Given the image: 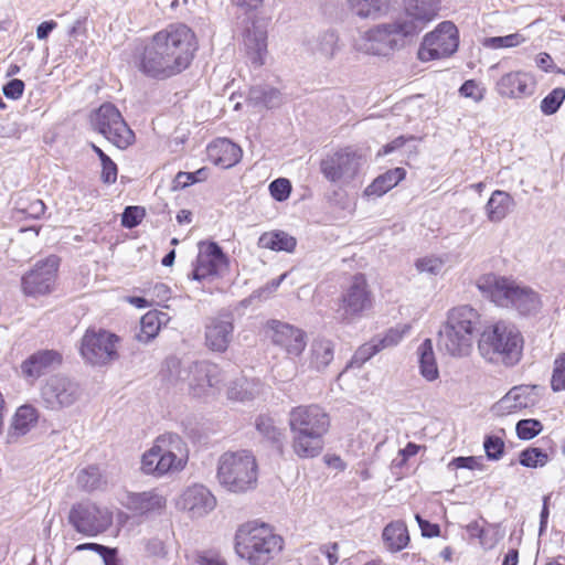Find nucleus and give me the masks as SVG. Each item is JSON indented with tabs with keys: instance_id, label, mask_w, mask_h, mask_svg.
Wrapping results in <instances>:
<instances>
[{
	"instance_id": "09e8293b",
	"label": "nucleus",
	"mask_w": 565,
	"mask_h": 565,
	"mask_svg": "<svg viewBox=\"0 0 565 565\" xmlns=\"http://www.w3.org/2000/svg\"><path fill=\"white\" fill-rule=\"evenodd\" d=\"M504 440L495 435H488L483 441L486 456L489 460H499L504 454Z\"/></svg>"
},
{
	"instance_id": "2f4dec72",
	"label": "nucleus",
	"mask_w": 565,
	"mask_h": 565,
	"mask_svg": "<svg viewBox=\"0 0 565 565\" xmlns=\"http://www.w3.org/2000/svg\"><path fill=\"white\" fill-rule=\"evenodd\" d=\"M406 175L403 168H395L386 171L373 180L363 192L366 198H380L396 186Z\"/></svg>"
},
{
	"instance_id": "4d7b16f0",
	"label": "nucleus",
	"mask_w": 565,
	"mask_h": 565,
	"mask_svg": "<svg viewBox=\"0 0 565 565\" xmlns=\"http://www.w3.org/2000/svg\"><path fill=\"white\" fill-rule=\"evenodd\" d=\"M404 331L390 329L382 338L375 337L381 350L396 345L403 338Z\"/></svg>"
},
{
	"instance_id": "c9c22d12",
	"label": "nucleus",
	"mask_w": 565,
	"mask_h": 565,
	"mask_svg": "<svg viewBox=\"0 0 565 565\" xmlns=\"http://www.w3.org/2000/svg\"><path fill=\"white\" fill-rule=\"evenodd\" d=\"M392 0H348L350 9L362 19H377L385 14Z\"/></svg>"
},
{
	"instance_id": "c03bdc74",
	"label": "nucleus",
	"mask_w": 565,
	"mask_h": 565,
	"mask_svg": "<svg viewBox=\"0 0 565 565\" xmlns=\"http://www.w3.org/2000/svg\"><path fill=\"white\" fill-rule=\"evenodd\" d=\"M256 429L260 435L273 443L281 441V431L276 427L274 419L266 415H260L256 419Z\"/></svg>"
},
{
	"instance_id": "052dcab7",
	"label": "nucleus",
	"mask_w": 565,
	"mask_h": 565,
	"mask_svg": "<svg viewBox=\"0 0 565 565\" xmlns=\"http://www.w3.org/2000/svg\"><path fill=\"white\" fill-rule=\"evenodd\" d=\"M416 521L418 522V525L422 530V534L426 537H434L438 536L440 529L439 525L433 524L428 522L427 520H424L419 514H416Z\"/></svg>"
},
{
	"instance_id": "0eeeda50",
	"label": "nucleus",
	"mask_w": 565,
	"mask_h": 565,
	"mask_svg": "<svg viewBox=\"0 0 565 565\" xmlns=\"http://www.w3.org/2000/svg\"><path fill=\"white\" fill-rule=\"evenodd\" d=\"M415 38L397 17L362 32L355 40V49L366 54L386 56L413 43Z\"/></svg>"
},
{
	"instance_id": "423d86ee",
	"label": "nucleus",
	"mask_w": 565,
	"mask_h": 565,
	"mask_svg": "<svg viewBox=\"0 0 565 565\" xmlns=\"http://www.w3.org/2000/svg\"><path fill=\"white\" fill-rule=\"evenodd\" d=\"M258 467L248 450L226 451L217 461L218 483L233 493H245L257 486Z\"/></svg>"
},
{
	"instance_id": "a18cd8bd",
	"label": "nucleus",
	"mask_w": 565,
	"mask_h": 565,
	"mask_svg": "<svg viewBox=\"0 0 565 565\" xmlns=\"http://www.w3.org/2000/svg\"><path fill=\"white\" fill-rule=\"evenodd\" d=\"M524 41L525 39L520 33H512L504 36L486 38L483 41V46L493 50L507 49L518 46Z\"/></svg>"
},
{
	"instance_id": "3c124183",
	"label": "nucleus",
	"mask_w": 565,
	"mask_h": 565,
	"mask_svg": "<svg viewBox=\"0 0 565 565\" xmlns=\"http://www.w3.org/2000/svg\"><path fill=\"white\" fill-rule=\"evenodd\" d=\"M269 192L276 201L282 202L290 195L291 183L288 179H276L269 184Z\"/></svg>"
},
{
	"instance_id": "20e7f679",
	"label": "nucleus",
	"mask_w": 565,
	"mask_h": 565,
	"mask_svg": "<svg viewBox=\"0 0 565 565\" xmlns=\"http://www.w3.org/2000/svg\"><path fill=\"white\" fill-rule=\"evenodd\" d=\"M480 328V315L476 309L467 305L455 307L439 330L438 344L452 356L467 355Z\"/></svg>"
},
{
	"instance_id": "f3484780",
	"label": "nucleus",
	"mask_w": 565,
	"mask_h": 565,
	"mask_svg": "<svg viewBox=\"0 0 565 565\" xmlns=\"http://www.w3.org/2000/svg\"><path fill=\"white\" fill-rule=\"evenodd\" d=\"M403 11L396 17L416 39L440 9V0H404Z\"/></svg>"
},
{
	"instance_id": "f8f14e48",
	"label": "nucleus",
	"mask_w": 565,
	"mask_h": 565,
	"mask_svg": "<svg viewBox=\"0 0 565 565\" xmlns=\"http://www.w3.org/2000/svg\"><path fill=\"white\" fill-rule=\"evenodd\" d=\"M92 127L119 149H126L135 141L120 111L109 103L103 104L90 117Z\"/></svg>"
},
{
	"instance_id": "aec40b11",
	"label": "nucleus",
	"mask_w": 565,
	"mask_h": 565,
	"mask_svg": "<svg viewBox=\"0 0 565 565\" xmlns=\"http://www.w3.org/2000/svg\"><path fill=\"white\" fill-rule=\"evenodd\" d=\"M267 328L271 331L273 343L282 348L288 354L298 356L305 350L306 340L302 330L278 320L268 321Z\"/></svg>"
},
{
	"instance_id": "5fc2aeb1",
	"label": "nucleus",
	"mask_w": 565,
	"mask_h": 565,
	"mask_svg": "<svg viewBox=\"0 0 565 565\" xmlns=\"http://www.w3.org/2000/svg\"><path fill=\"white\" fill-rule=\"evenodd\" d=\"M247 385L246 380L234 382L227 390V396L234 401H246L252 398V393L245 387Z\"/></svg>"
},
{
	"instance_id": "338daca9",
	"label": "nucleus",
	"mask_w": 565,
	"mask_h": 565,
	"mask_svg": "<svg viewBox=\"0 0 565 565\" xmlns=\"http://www.w3.org/2000/svg\"><path fill=\"white\" fill-rule=\"evenodd\" d=\"M338 550H339L338 543H330V544L322 545L320 547L321 553H323L327 556L330 565H334L338 562V559H339Z\"/></svg>"
},
{
	"instance_id": "58836bf2",
	"label": "nucleus",
	"mask_w": 565,
	"mask_h": 565,
	"mask_svg": "<svg viewBox=\"0 0 565 565\" xmlns=\"http://www.w3.org/2000/svg\"><path fill=\"white\" fill-rule=\"evenodd\" d=\"M247 100L254 106L274 108L280 104L281 96L280 92L274 87L257 85L249 89Z\"/></svg>"
},
{
	"instance_id": "e2e57ef3",
	"label": "nucleus",
	"mask_w": 565,
	"mask_h": 565,
	"mask_svg": "<svg viewBox=\"0 0 565 565\" xmlns=\"http://www.w3.org/2000/svg\"><path fill=\"white\" fill-rule=\"evenodd\" d=\"M456 468H467L470 470L479 469L481 467L480 459L477 457H458L452 460Z\"/></svg>"
},
{
	"instance_id": "4468645a",
	"label": "nucleus",
	"mask_w": 565,
	"mask_h": 565,
	"mask_svg": "<svg viewBox=\"0 0 565 565\" xmlns=\"http://www.w3.org/2000/svg\"><path fill=\"white\" fill-rule=\"evenodd\" d=\"M119 338L106 330L88 329L82 338L81 354L93 365H106L118 359Z\"/></svg>"
},
{
	"instance_id": "bb28decb",
	"label": "nucleus",
	"mask_w": 565,
	"mask_h": 565,
	"mask_svg": "<svg viewBox=\"0 0 565 565\" xmlns=\"http://www.w3.org/2000/svg\"><path fill=\"white\" fill-rule=\"evenodd\" d=\"M166 504V498L154 490L129 493L126 500L127 509L140 515L161 513Z\"/></svg>"
},
{
	"instance_id": "f257e3e1",
	"label": "nucleus",
	"mask_w": 565,
	"mask_h": 565,
	"mask_svg": "<svg viewBox=\"0 0 565 565\" xmlns=\"http://www.w3.org/2000/svg\"><path fill=\"white\" fill-rule=\"evenodd\" d=\"M196 50L195 35L182 23L157 32L145 46L139 70L154 78H168L185 70Z\"/></svg>"
},
{
	"instance_id": "49530a36",
	"label": "nucleus",
	"mask_w": 565,
	"mask_h": 565,
	"mask_svg": "<svg viewBox=\"0 0 565 565\" xmlns=\"http://www.w3.org/2000/svg\"><path fill=\"white\" fill-rule=\"evenodd\" d=\"M565 99V89L557 87L554 88L548 95H546L541 102V111L544 115H553L561 107L562 103Z\"/></svg>"
},
{
	"instance_id": "9d476101",
	"label": "nucleus",
	"mask_w": 565,
	"mask_h": 565,
	"mask_svg": "<svg viewBox=\"0 0 565 565\" xmlns=\"http://www.w3.org/2000/svg\"><path fill=\"white\" fill-rule=\"evenodd\" d=\"M84 394L81 383L64 374L49 376L40 387L42 406L52 412L70 408L78 403Z\"/></svg>"
},
{
	"instance_id": "ddd939ff",
	"label": "nucleus",
	"mask_w": 565,
	"mask_h": 565,
	"mask_svg": "<svg viewBox=\"0 0 565 565\" xmlns=\"http://www.w3.org/2000/svg\"><path fill=\"white\" fill-rule=\"evenodd\" d=\"M364 161L361 153L351 147H347L322 159L320 170L330 182L349 183L358 175Z\"/></svg>"
},
{
	"instance_id": "a211bd4d",
	"label": "nucleus",
	"mask_w": 565,
	"mask_h": 565,
	"mask_svg": "<svg viewBox=\"0 0 565 565\" xmlns=\"http://www.w3.org/2000/svg\"><path fill=\"white\" fill-rule=\"evenodd\" d=\"M58 265L60 259L55 255H51L44 260L39 262L35 267L22 278L24 292L31 296L50 292L56 279Z\"/></svg>"
},
{
	"instance_id": "69168bd1",
	"label": "nucleus",
	"mask_w": 565,
	"mask_h": 565,
	"mask_svg": "<svg viewBox=\"0 0 565 565\" xmlns=\"http://www.w3.org/2000/svg\"><path fill=\"white\" fill-rule=\"evenodd\" d=\"M536 65L544 72H557L561 73L562 71L556 68L554 65L553 58L547 53H540L536 58Z\"/></svg>"
},
{
	"instance_id": "bf43d9fd",
	"label": "nucleus",
	"mask_w": 565,
	"mask_h": 565,
	"mask_svg": "<svg viewBox=\"0 0 565 565\" xmlns=\"http://www.w3.org/2000/svg\"><path fill=\"white\" fill-rule=\"evenodd\" d=\"M24 90V83L21 79H11L3 86V94L11 99H18L22 96Z\"/></svg>"
},
{
	"instance_id": "f704fd0d",
	"label": "nucleus",
	"mask_w": 565,
	"mask_h": 565,
	"mask_svg": "<svg viewBox=\"0 0 565 565\" xmlns=\"http://www.w3.org/2000/svg\"><path fill=\"white\" fill-rule=\"evenodd\" d=\"M169 320L170 318L166 312L157 310L147 312L140 320V331L137 333V339L141 342H149Z\"/></svg>"
},
{
	"instance_id": "2eb2a0df",
	"label": "nucleus",
	"mask_w": 565,
	"mask_h": 565,
	"mask_svg": "<svg viewBox=\"0 0 565 565\" xmlns=\"http://www.w3.org/2000/svg\"><path fill=\"white\" fill-rule=\"evenodd\" d=\"M459 45L457 26L450 21L441 22L433 32L426 34L418 50V58L428 62L450 56Z\"/></svg>"
},
{
	"instance_id": "1a4fd4ad",
	"label": "nucleus",
	"mask_w": 565,
	"mask_h": 565,
	"mask_svg": "<svg viewBox=\"0 0 565 565\" xmlns=\"http://www.w3.org/2000/svg\"><path fill=\"white\" fill-rule=\"evenodd\" d=\"M182 446V440L177 434L158 437L156 444L142 456V471L162 476L181 470L185 461L183 456H178L175 451L181 452Z\"/></svg>"
},
{
	"instance_id": "4c0bfd02",
	"label": "nucleus",
	"mask_w": 565,
	"mask_h": 565,
	"mask_svg": "<svg viewBox=\"0 0 565 565\" xmlns=\"http://www.w3.org/2000/svg\"><path fill=\"white\" fill-rule=\"evenodd\" d=\"M419 356V371L424 379L427 381H435L439 376L438 366L436 363L433 344L429 339H426L417 349Z\"/></svg>"
},
{
	"instance_id": "7ed1b4c3",
	"label": "nucleus",
	"mask_w": 565,
	"mask_h": 565,
	"mask_svg": "<svg viewBox=\"0 0 565 565\" xmlns=\"http://www.w3.org/2000/svg\"><path fill=\"white\" fill-rule=\"evenodd\" d=\"M282 547V537L266 523L247 522L235 533V551L250 565H267Z\"/></svg>"
},
{
	"instance_id": "6e6d98bb",
	"label": "nucleus",
	"mask_w": 565,
	"mask_h": 565,
	"mask_svg": "<svg viewBox=\"0 0 565 565\" xmlns=\"http://www.w3.org/2000/svg\"><path fill=\"white\" fill-rule=\"evenodd\" d=\"M459 92L462 96L472 98L475 102H480L483 98V89L473 79L466 81Z\"/></svg>"
},
{
	"instance_id": "37998d69",
	"label": "nucleus",
	"mask_w": 565,
	"mask_h": 565,
	"mask_svg": "<svg viewBox=\"0 0 565 565\" xmlns=\"http://www.w3.org/2000/svg\"><path fill=\"white\" fill-rule=\"evenodd\" d=\"M519 461L527 468L544 467L548 462V455L536 447H529L520 452Z\"/></svg>"
},
{
	"instance_id": "e433bc0d",
	"label": "nucleus",
	"mask_w": 565,
	"mask_h": 565,
	"mask_svg": "<svg viewBox=\"0 0 565 565\" xmlns=\"http://www.w3.org/2000/svg\"><path fill=\"white\" fill-rule=\"evenodd\" d=\"M334 345L330 340H315L311 344L310 367L322 372L332 362Z\"/></svg>"
},
{
	"instance_id": "9b49d317",
	"label": "nucleus",
	"mask_w": 565,
	"mask_h": 565,
	"mask_svg": "<svg viewBox=\"0 0 565 565\" xmlns=\"http://www.w3.org/2000/svg\"><path fill=\"white\" fill-rule=\"evenodd\" d=\"M372 307V294L364 275L352 277L349 285L343 288L338 298L334 310L335 319L341 323H352L360 319Z\"/></svg>"
},
{
	"instance_id": "5701e85b",
	"label": "nucleus",
	"mask_w": 565,
	"mask_h": 565,
	"mask_svg": "<svg viewBox=\"0 0 565 565\" xmlns=\"http://www.w3.org/2000/svg\"><path fill=\"white\" fill-rule=\"evenodd\" d=\"M220 382L221 370L216 364L206 361L193 362L189 392L194 397L205 395L210 388L217 386Z\"/></svg>"
},
{
	"instance_id": "b1692460",
	"label": "nucleus",
	"mask_w": 565,
	"mask_h": 565,
	"mask_svg": "<svg viewBox=\"0 0 565 565\" xmlns=\"http://www.w3.org/2000/svg\"><path fill=\"white\" fill-rule=\"evenodd\" d=\"M62 354L55 350H40L31 354L21 364L25 377L38 379L45 372L62 364Z\"/></svg>"
},
{
	"instance_id": "cd10ccee",
	"label": "nucleus",
	"mask_w": 565,
	"mask_h": 565,
	"mask_svg": "<svg viewBox=\"0 0 565 565\" xmlns=\"http://www.w3.org/2000/svg\"><path fill=\"white\" fill-rule=\"evenodd\" d=\"M529 76L523 72H510L497 83L498 93L503 97L520 98L532 93Z\"/></svg>"
},
{
	"instance_id": "8fccbe9b",
	"label": "nucleus",
	"mask_w": 565,
	"mask_h": 565,
	"mask_svg": "<svg viewBox=\"0 0 565 565\" xmlns=\"http://www.w3.org/2000/svg\"><path fill=\"white\" fill-rule=\"evenodd\" d=\"M380 351L381 348L377 344L375 338H373L370 342L364 343L356 350L352 358V364L361 366L363 363H365Z\"/></svg>"
},
{
	"instance_id": "c756f323",
	"label": "nucleus",
	"mask_w": 565,
	"mask_h": 565,
	"mask_svg": "<svg viewBox=\"0 0 565 565\" xmlns=\"http://www.w3.org/2000/svg\"><path fill=\"white\" fill-rule=\"evenodd\" d=\"M163 376L171 384H186L190 390V382L192 380L193 361L180 360L177 356H169L166 359L164 369L162 370Z\"/></svg>"
},
{
	"instance_id": "a19ab883",
	"label": "nucleus",
	"mask_w": 565,
	"mask_h": 565,
	"mask_svg": "<svg viewBox=\"0 0 565 565\" xmlns=\"http://www.w3.org/2000/svg\"><path fill=\"white\" fill-rule=\"evenodd\" d=\"M77 484L85 491H94L103 486V479L99 468L90 466L78 471L76 477Z\"/></svg>"
},
{
	"instance_id": "0e129e2a",
	"label": "nucleus",
	"mask_w": 565,
	"mask_h": 565,
	"mask_svg": "<svg viewBox=\"0 0 565 565\" xmlns=\"http://www.w3.org/2000/svg\"><path fill=\"white\" fill-rule=\"evenodd\" d=\"M415 138L413 136L406 138L404 136H399L397 138H395L394 140H392L391 142H388L387 145H385L382 150L379 151V156H386L393 151H395L396 149H399L401 147H403L405 145V142L407 140H414Z\"/></svg>"
},
{
	"instance_id": "dca6fc26",
	"label": "nucleus",
	"mask_w": 565,
	"mask_h": 565,
	"mask_svg": "<svg viewBox=\"0 0 565 565\" xmlns=\"http://www.w3.org/2000/svg\"><path fill=\"white\" fill-rule=\"evenodd\" d=\"M68 522L78 533L96 536L110 526L113 515L107 509H100L94 503L81 502L71 508Z\"/></svg>"
},
{
	"instance_id": "412c9836",
	"label": "nucleus",
	"mask_w": 565,
	"mask_h": 565,
	"mask_svg": "<svg viewBox=\"0 0 565 565\" xmlns=\"http://www.w3.org/2000/svg\"><path fill=\"white\" fill-rule=\"evenodd\" d=\"M178 505L192 518H201L214 510L216 499L206 487L194 484L183 491Z\"/></svg>"
},
{
	"instance_id": "6ab92c4d",
	"label": "nucleus",
	"mask_w": 565,
	"mask_h": 565,
	"mask_svg": "<svg viewBox=\"0 0 565 565\" xmlns=\"http://www.w3.org/2000/svg\"><path fill=\"white\" fill-rule=\"evenodd\" d=\"M227 256L218 244L215 242L201 243L192 278L202 280L211 276H220L227 270Z\"/></svg>"
},
{
	"instance_id": "393cba45",
	"label": "nucleus",
	"mask_w": 565,
	"mask_h": 565,
	"mask_svg": "<svg viewBox=\"0 0 565 565\" xmlns=\"http://www.w3.org/2000/svg\"><path fill=\"white\" fill-rule=\"evenodd\" d=\"M39 411L30 404L20 406L10 423L7 433V444H15L18 440L29 434L36 427L39 422Z\"/></svg>"
},
{
	"instance_id": "ea45409f",
	"label": "nucleus",
	"mask_w": 565,
	"mask_h": 565,
	"mask_svg": "<svg viewBox=\"0 0 565 565\" xmlns=\"http://www.w3.org/2000/svg\"><path fill=\"white\" fill-rule=\"evenodd\" d=\"M382 536L385 545L392 552L403 550L409 541L406 525L403 522H392L386 525Z\"/></svg>"
},
{
	"instance_id": "13d9d810",
	"label": "nucleus",
	"mask_w": 565,
	"mask_h": 565,
	"mask_svg": "<svg viewBox=\"0 0 565 565\" xmlns=\"http://www.w3.org/2000/svg\"><path fill=\"white\" fill-rule=\"evenodd\" d=\"M479 543L483 548H492L500 540L498 535V526L489 525L484 529L482 536H479Z\"/></svg>"
},
{
	"instance_id": "7c9ffc66",
	"label": "nucleus",
	"mask_w": 565,
	"mask_h": 565,
	"mask_svg": "<svg viewBox=\"0 0 565 565\" xmlns=\"http://www.w3.org/2000/svg\"><path fill=\"white\" fill-rule=\"evenodd\" d=\"M514 205V199L508 192L495 190L486 204L487 217L492 223H499L510 214Z\"/></svg>"
},
{
	"instance_id": "473e14b6",
	"label": "nucleus",
	"mask_w": 565,
	"mask_h": 565,
	"mask_svg": "<svg viewBox=\"0 0 565 565\" xmlns=\"http://www.w3.org/2000/svg\"><path fill=\"white\" fill-rule=\"evenodd\" d=\"M244 44L250 61L256 66L264 64V56L267 52V33L266 31L253 28L247 31Z\"/></svg>"
},
{
	"instance_id": "4be33fe9",
	"label": "nucleus",
	"mask_w": 565,
	"mask_h": 565,
	"mask_svg": "<svg viewBox=\"0 0 565 565\" xmlns=\"http://www.w3.org/2000/svg\"><path fill=\"white\" fill-rule=\"evenodd\" d=\"M535 387L536 386L529 385L513 386L493 405V412L498 416H505L534 405L535 398L533 396V390Z\"/></svg>"
},
{
	"instance_id": "39448f33",
	"label": "nucleus",
	"mask_w": 565,
	"mask_h": 565,
	"mask_svg": "<svg viewBox=\"0 0 565 565\" xmlns=\"http://www.w3.org/2000/svg\"><path fill=\"white\" fill-rule=\"evenodd\" d=\"M522 344L519 330L512 324L499 321L481 333L478 349L488 361L512 366L521 359Z\"/></svg>"
},
{
	"instance_id": "603ef678",
	"label": "nucleus",
	"mask_w": 565,
	"mask_h": 565,
	"mask_svg": "<svg viewBox=\"0 0 565 565\" xmlns=\"http://www.w3.org/2000/svg\"><path fill=\"white\" fill-rule=\"evenodd\" d=\"M444 260L435 256L424 257L416 262V268L420 273H427L429 275L440 274L444 268Z\"/></svg>"
},
{
	"instance_id": "680f3d73",
	"label": "nucleus",
	"mask_w": 565,
	"mask_h": 565,
	"mask_svg": "<svg viewBox=\"0 0 565 565\" xmlns=\"http://www.w3.org/2000/svg\"><path fill=\"white\" fill-rule=\"evenodd\" d=\"M117 164L114 161H111L102 167L100 179L104 183L113 184L117 180Z\"/></svg>"
},
{
	"instance_id": "72a5a7b5",
	"label": "nucleus",
	"mask_w": 565,
	"mask_h": 565,
	"mask_svg": "<svg viewBox=\"0 0 565 565\" xmlns=\"http://www.w3.org/2000/svg\"><path fill=\"white\" fill-rule=\"evenodd\" d=\"M257 245L259 248L291 253L296 248L297 239L284 231H271L263 233Z\"/></svg>"
},
{
	"instance_id": "864d4df0",
	"label": "nucleus",
	"mask_w": 565,
	"mask_h": 565,
	"mask_svg": "<svg viewBox=\"0 0 565 565\" xmlns=\"http://www.w3.org/2000/svg\"><path fill=\"white\" fill-rule=\"evenodd\" d=\"M145 214L143 207L127 206L121 215V225L127 228H132L142 221Z\"/></svg>"
},
{
	"instance_id": "6e6552de",
	"label": "nucleus",
	"mask_w": 565,
	"mask_h": 565,
	"mask_svg": "<svg viewBox=\"0 0 565 565\" xmlns=\"http://www.w3.org/2000/svg\"><path fill=\"white\" fill-rule=\"evenodd\" d=\"M478 287L500 307H513L522 315L536 312L540 308V298L527 287H521L513 280L495 275L484 276L479 280Z\"/></svg>"
},
{
	"instance_id": "f03ea898",
	"label": "nucleus",
	"mask_w": 565,
	"mask_h": 565,
	"mask_svg": "<svg viewBox=\"0 0 565 565\" xmlns=\"http://www.w3.org/2000/svg\"><path fill=\"white\" fill-rule=\"evenodd\" d=\"M292 449L300 458H315L323 449L324 435L330 427L328 413L319 405L294 407L289 413Z\"/></svg>"
},
{
	"instance_id": "79ce46f5",
	"label": "nucleus",
	"mask_w": 565,
	"mask_h": 565,
	"mask_svg": "<svg viewBox=\"0 0 565 565\" xmlns=\"http://www.w3.org/2000/svg\"><path fill=\"white\" fill-rule=\"evenodd\" d=\"M338 35L333 31H327L317 39L316 52L322 57L331 60L339 50Z\"/></svg>"
},
{
	"instance_id": "774afa93",
	"label": "nucleus",
	"mask_w": 565,
	"mask_h": 565,
	"mask_svg": "<svg viewBox=\"0 0 565 565\" xmlns=\"http://www.w3.org/2000/svg\"><path fill=\"white\" fill-rule=\"evenodd\" d=\"M551 385L555 392L565 390V370L553 371Z\"/></svg>"
},
{
	"instance_id": "c85d7f7f",
	"label": "nucleus",
	"mask_w": 565,
	"mask_h": 565,
	"mask_svg": "<svg viewBox=\"0 0 565 565\" xmlns=\"http://www.w3.org/2000/svg\"><path fill=\"white\" fill-rule=\"evenodd\" d=\"M209 154L215 164L231 168L239 162L242 149L228 139H218L209 147Z\"/></svg>"
},
{
	"instance_id": "de8ad7c7",
	"label": "nucleus",
	"mask_w": 565,
	"mask_h": 565,
	"mask_svg": "<svg viewBox=\"0 0 565 565\" xmlns=\"http://www.w3.org/2000/svg\"><path fill=\"white\" fill-rule=\"evenodd\" d=\"M515 430L520 439L530 440L543 430V425L539 419H521L518 422Z\"/></svg>"
},
{
	"instance_id": "a878e982",
	"label": "nucleus",
	"mask_w": 565,
	"mask_h": 565,
	"mask_svg": "<svg viewBox=\"0 0 565 565\" xmlns=\"http://www.w3.org/2000/svg\"><path fill=\"white\" fill-rule=\"evenodd\" d=\"M233 323L230 319L213 318L205 327V344L215 352H225L233 338Z\"/></svg>"
}]
</instances>
